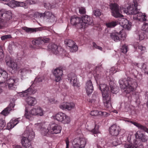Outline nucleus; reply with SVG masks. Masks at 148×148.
Wrapping results in <instances>:
<instances>
[{
    "label": "nucleus",
    "instance_id": "obj_1",
    "mask_svg": "<svg viewBox=\"0 0 148 148\" xmlns=\"http://www.w3.org/2000/svg\"><path fill=\"white\" fill-rule=\"evenodd\" d=\"M138 0H133V3L125 9L124 12L127 14L133 15L134 19L140 21H145L146 20V16L143 14L139 12L138 9Z\"/></svg>",
    "mask_w": 148,
    "mask_h": 148
},
{
    "label": "nucleus",
    "instance_id": "obj_2",
    "mask_svg": "<svg viewBox=\"0 0 148 148\" xmlns=\"http://www.w3.org/2000/svg\"><path fill=\"white\" fill-rule=\"evenodd\" d=\"M120 87L123 89L126 88L124 91V93L129 94L133 91L138 86L136 80L130 77L120 79L119 81Z\"/></svg>",
    "mask_w": 148,
    "mask_h": 148
},
{
    "label": "nucleus",
    "instance_id": "obj_3",
    "mask_svg": "<svg viewBox=\"0 0 148 148\" xmlns=\"http://www.w3.org/2000/svg\"><path fill=\"white\" fill-rule=\"evenodd\" d=\"M99 89L102 92L103 101L105 108L107 110H109L111 108V98L109 95L110 91L108 87L106 84H100Z\"/></svg>",
    "mask_w": 148,
    "mask_h": 148
},
{
    "label": "nucleus",
    "instance_id": "obj_4",
    "mask_svg": "<svg viewBox=\"0 0 148 148\" xmlns=\"http://www.w3.org/2000/svg\"><path fill=\"white\" fill-rule=\"evenodd\" d=\"M35 137L34 132L32 129H29L27 127L22 137L21 143L25 148H32L31 141Z\"/></svg>",
    "mask_w": 148,
    "mask_h": 148
},
{
    "label": "nucleus",
    "instance_id": "obj_5",
    "mask_svg": "<svg viewBox=\"0 0 148 148\" xmlns=\"http://www.w3.org/2000/svg\"><path fill=\"white\" fill-rule=\"evenodd\" d=\"M44 114V111L40 107H38L32 109L29 113L27 112L25 113V115L27 119H30L31 117V114L33 115L43 116Z\"/></svg>",
    "mask_w": 148,
    "mask_h": 148
},
{
    "label": "nucleus",
    "instance_id": "obj_6",
    "mask_svg": "<svg viewBox=\"0 0 148 148\" xmlns=\"http://www.w3.org/2000/svg\"><path fill=\"white\" fill-rule=\"evenodd\" d=\"M49 41V39L47 38L38 37L34 39L32 41V44L37 49L40 48L42 45Z\"/></svg>",
    "mask_w": 148,
    "mask_h": 148
},
{
    "label": "nucleus",
    "instance_id": "obj_7",
    "mask_svg": "<svg viewBox=\"0 0 148 148\" xmlns=\"http://www.w3.org/2000/svg\"><path fill=\"white\" fill-rule=\"evenodd\" d=\"M34 16H36V17L38 16L40 18L45 17L49 19L51 22H54L56 20L55 16L50 11H46L44 13L36 12L34 14Z\"/></svg>",
    "mask_w": 148,
    "mask_h": 148
},
{
    "label": "nucleus",
    "instance_id": "obj_8",
    "mask_svg": "<svg viewBox=\"0 0 148 148\" xmlns=\"http://www.w3.org/2000/svg\"><path fill=\"white\" fill-rule=\"evenodd\" d=\"M48 49L55 55L62 54L65 51L60 46L54 44H50L48 46Z\"/></svg>",
    "mask_w": 148,
    "mask_h": 148
},
{
    "label": "nucleus",
    "instance_id": "obj_9",
    "mask_svg": "<svg viewBox=\"0 0 148 148\" xmlns=\"http://www.w3.org/2000/svg\"><path fill=\"white\" fill-rule=\"evenodd\" d=\"M86 143V140L84 138H77L74 139L72 144L74 148H84Z\"/></svg>",
    "mask_w": 148,
    "mask_h": 148
},
{
    "label": "nucleus",
    "instance_id": "obj_10",
    "mask_svg": "<svg viewBox=\"0 0 148 148\" xmlns=\"http://www.w3.org/2000/svg\"><path fill=\"white\" fill-rule=\"evenodd\" d=\"M110 36L113 40L116 42L121 40H124L126 37L125 34H122V32L121 31L119 33L115 32L111 33Z\"/></svg>",
    "mask_w": 148,
    "mask_h": 148
},
{
    "label": "nucleus",
    "instance_id": "obj_11",
    "mask_svg": "<svg viewBox=\"0 0 148 148\" xmlns=\"http://www.w3.org/2000/svg\"><path fill=\"white\" fill-rule=\"evenodd\" d=\"M110 8L112 10V15L113 16L116 18L123 17V15L120 13L119 6L117 4H111Z\"/></svg>",
    "mask_w": 148,
    "mask_h": 148
},
{
    "label": "nucleus",
    "instance_id": "obj_12",
    "mask_svg": "<svg viewBox=\"0 0 148 148\" xmlns=\"http://www.w3.org/2000/svg\"><path fill=\"white\" fill-rule=\"evenodd\" d=\"M81 23L80 24L81 28H85L88 25L93 24V21L92 18L87 15L83 16L81 19Z\"/></svg>",
    "mask_w": 148,
    "mask_h": 148
},
{
    "label": "nucleus",
    "instance_id": "obj_13",
    "mask_svg": "<svg viewBox=\"0 0 148 148\" xmlns=\"http://www.w3.org/2000/svg\"><path fill=\"white\" fill-rule=\"evenodd\" d=\"M49 131L50 134H57L61 132L62 127L58 125L55 123H50L49 124Z\"/></svg>",
    "mask_w": 148,
    "mask_h": 148
},
{
    "label": "nucleus",
    "instance_id": "obj_14",
    "mask_svg": "<svg viewBox=\"0 0 148 148\" xmlns=\"http://www.w3.org/2000/svg\"><path fill=\"white\" fill-rule=\"evenodd\" d=\"M63 68L62 67H60L56 69L53 72V74L55 76V80L56 82L59 81L61 79L63 74Z\"/></svg>",
    "mask_w": 148,
    "mask_h": 148
},
{
    "label": "nucleus",
    "instance_id": "obj_15",
    "mask_svg": "<svg viewBox=\"0 0 148 148\" xmlns=\"http://www.w3.org/2000/svg\"><path fill=\"white\" fill-rule=\"evenodd\" d=\"M64 43L69 47L70 48L71 51L72 52H76L78 49V47L75 45V42L72 40L66 39L64 40Z\"/></svg>",
    "mask_w": 148,
    "mask_h": 148
},
{
    "label": "nucleus",
    "instance_id": "obj_16",
    "mask_svg": "<svg viewBox=\"0 0 148 148\" xmlns=\"http://www.w3.org/2000/svg\"><path fill=\"white\" fill-rule=\"evenodd\" d=\"M36 91V89L32 86H31L27 89L22 92H21V94H20L21 96V97H26L27 96L34 94Z\"/></svg>",
    "mask_w": 148,
    "mask_h": 148
},
{
    "label": "nucleus",
    "instance_id": "obj_17",
    "mask_svg": "<svg viewBox=\"0 0 148 148\" xmlns=\"http://www.w3.org/2000/svg\"><path fill=\"white\" fill-rule=\"evenodd\" d=\"M51 119L56 120H69L70 119V117L66 116L65 114L60 112L53 115Z\"/></svg>",
    "mask_w": 148,
    "mask_h": 148
},
{
    "label": "nucleus",
    "instance_id": "obj_18",
    "mask_svg": "<svg viewBox=\"0 0 148 148\" xmlns=\"http://www.w3.org/2000/svg\"><path fill=\"white\" fill-rule=\"evenodd\" d=\"M120 129L116 124L112 125L109 128V132L112 136H118L120 131Z\"/></svg>",
    "mask_w": 148,
    "mask_h": 148
},
{
    "label": "nucleus",
    "instance_id": "obj_19",
    "mask_svg": "<svg viewBox=\"0 0 148 148\" xmlns=\"http://www.w3.org/2000/svg\"><path fill=\"white\" fill-rule=\"evenodd\" d=\"M68 79L70 81V83L73 86L78 87L79 86L78 82L77 81L76 75L74 73H71L68 75Z\"/></svg>",
    "mask_w": 148,
    "mask_h": 148
},
{
    "label": "nucleus",
    "instance_id": "obj_20",
    "mask_svg": "<svg viewBox=\"0 0 148 148\" xmlns=\"http://www.w3.org/2000/svg\"><path fill=\"white\" fill-rule=\"evenodd\" d=\"M6 63L10 68L12 69L14 71L17 70V63L14 62V60L11 58L9 59L6 58Z\"/></svg>",
    "mask_w": 148,
    "mask_h": 148
},
{
    "label": "nucleus",
    "instance_id": "obj_21",
    "mask_svg": "<svg viewBox=\"0 0 148 148\" xmlns=\"http://www.w3.org/2000/svg\"><path fill=\"white\" fill-rule=\"evenodd\" d=\"M75 106V104L73 103L64 102L61 104L60 108L62 110L67 109L70 110L73 108Z\"/></svg>",
    "mask_w": 148,
    "mask_h": 148
},
{
    "label": "nucleus",
    "instance_id": "obj_22",
    "mask_svg": "<svg viewBox=\"0 0 148 148\" xmlns=\"http://www.w3.org/2000/svg\"><path fill=\"white\" fill-rule=\"evenodd\" d=\"M7 76L8 73L0 69V85L1 83H4L7 80Z\"/></svg>",
    "mask_w": 148,
    "mask_h": 148
},
{
    "label": "nucleus",
    "instance_id": "obj_23",
    "mask_svg": "<svg viewBox=\"0 0 148 148\" xmlns=\"http://www.w3.org/2000/svg\"><path fill=\"white\" fill-rule=\"evenodd\" d=\"M86 89L88 95L90 94L93 92V88L91 80L88 81L86 84Z\"/></svg>",
    "mask_w": 148,
    "mask_h": 148
},
{
    "label": "nucleus",
    "instance_id": "obj_24",
    "mask_svg": "<svg viewBox=\"0 0 148 148\" xmlns=\"http://www.w3.org/2000/svg\"><path fill=\"white\" fill-rule=\"evenodd\" d=\"M130 122L138 127V129L142 132H146L148 134V128L145 126L134 122V121H130Z\"/></svg>",
    "mask_w": 148,
    "mask_h": 148
},
{
    "label": "nucleus",
    "instance_id": "obj_25",
    "mask_svg": "<svg viewBox=\"0 0 148 148\" xmlns=\"http://www.w3.org/2000/svg\"><path fill=\"white\" fill-rule=\"evenodd\" d=\"M70 22L73 25L78 24L79 26H81L80 24L81 23V18L76 16H73L71 17Z\"/></svg>",
    "mask_w": 148,
    "mask_h": 148
},
{
    "label": "nucleus",
    "instance_id": "obj_26",
    "mask_svg": "<svg viewBox=\"0 0 148 148\" xmlns=\"http://www.w3.org/2000/svg\"><path fill=\"white\" fill-rule=\"evenodd\" d=\"M28 104L29 106H34L37 103L36 98L32 97H28L26 99Z\"/></svg>",
    "mask_w": 148,
    "mask_h": 148
},
{
    "label": "nucleus",
    "instance_id": "obj_27",
    "mask_svg": "<svg viewBox=\"0 0 148 148\" xmlns=\"http://www.w3.org/2000/svg\"><path fill=\"white\" fill-rule=\"evenodd\" d=\"M119 24V21L117 20H114L106 23V25L109 28L114 27Z\"/></svg>",
    "mask_w": 148,
    "mask_h": 148
},
{
    "label": "nucleus",
    "instance_id": "obj_28",
    "mask_svg": "<svg viewBox=\"0 0 148 148\" xmlns=\"http://www.w3.org/2000/svg\"><path fill=\"white\" fill-rule=\"evenodd\" d=\"M120 21V22H119V23H121L122 25L124 26V27H125L128 28L131 26V23L129 22V21L127 19L122 18Z\"/></svg>",
    "mask_w": 148,
    "mask_h": 148
},
{
    "label": "nucleus",
    "instance_id": "obj_29",
    "mask_svg": "<svg viewBox=\"0 0 148 148\" xmlns=\"http://www.w3.org/2000/svg\"><path fill=\"white\" fill-rule=\"evenodd\" d=\"M4 12L3 18L2 19L3 20L8 21L11 18L12 14L10 11H8Z\"/></svg>",
    "mask_w": 148,
    "mask_h": 148
},
{
    "label": "nucleus",
    "instance_id": "obj_30",
    "mask_svg": "<svg viewBox=\"0 0 148 148\" xmlns=\"http://www.w3.org/2000/svg\"><path fill=\"white\" fill-rule=\"evenodd\" d=\"M49 128V125L47 128L44 127H42L41 128V132L43 136H45L47 134L48 135L51 134L50 132V129Z\"/></svg>",
    "mask_w": 148,
    "mask_h": 148
},
{
    "label": "nucleus",
    "instance_id": "obj_31",
    "mask_svg": "<svg viewBox=\"0 0 148 148\" xmlns=\"http://www.w3.org/2000/svg\"><path fill=\"white\" fill-rule=\"evenodd\" d=\"M19 121H10L7 125V129L9 130L14 127L18 123Z\"/></svg>",
    "mask_w": 148,
    "mask_h": 148
},
{
    "label": "nucleus",
    "instance_id": "obj_32",
    "mask_svg": "<svg viewBox=\"0 0 148 148\" xmlns=\"http://www.w3.org/2000/svg\"><path fill=\"white\" fill-rule=\"evenodd\" d=\"M22 29L24 30L27 33H31L36 32L37 31V29L36 28H29L26 27H22Z\"/></svg>",
    "mask_w": 148,
    "mask_h": 148
},
{
    "label": "nucleus",
    "instance_id": "obj_33",
    "mask_svg": "<svg viewBox=\"0 0 148 148\" xmlns=\"http://www.w3.org/2000/svg\"><path fill=\"white\" fill-rule=\"evenodd\" d=\"M8 76L7 78V80L5 81V82L3 83H1V84H3L5 86H7V84H14L16 83L15 80L14 79H13L12 78H10L9 79H8Z\"/></svg>",
    "mask_w": 148,
    "mask_h": 148
},
{
    "label": "nucleus",
    "instance_id": "obj_34",
    "mask_svg": "<svg viewBox=\"0 0 148 148\" xmlns=\"http://www.w3.org/2000/svg\"><path fill=\"white\" fill-rule=\"evenodd\" d=\"M138 138L140 139L141 141L143 142H147L148 140L147 136L143 133H141L139 135Z\"/></svg>",
    "mask_w": 148,
    "mask_h": 148
},
{
    "label": "nucleus",
    "instance_id": "obj_35",
    "mask_svg": "<svg viewBox=\"0 0 148 148\" xmlns=\"http://www.w3.org/2000/svg\"><path fill=\"white\" fill-rule=\"evenodd\" d=\"M8 4L12 8L17 7L18 1L12 0Z\"/></svg>",
    "mask_w": 148,
    "mask_h": 148
},
{
    "label": "nucleus",
    "instance_id": "obj_36",
    "mask_svg": "<svg viewBox=\"0 0 148 148\" xmlns=\"http://www.w3.org/2000/svg\"><path fill=\"white\" fill-rule=\"evenodd\" d=\"M43 79V78L42 77H40L37 76L36 78L33 82V84H37L41 82L42 81Z\"/></svg>",
    "mask_w": 148,
    "mask_h": 148
},
{
    "label": "nucleus",
    "instance_id": "obj_37",
    "mask_svg": "<svg viewBox=\"0 0 148 148\" xmlns=\"http://www.w3.org/2000/svg\"><path fill=\"white\" fill-rule=\"evenodd\" d=\"M11 109L10 107H7L1 112V114L3 116H6L8 114V111H10Z\"/></svg>",
    "mask_w": 148,
    "mask_h": 148
},
{
    "label": "nucleus",
    "instance_id": "obj_38",
    "mask_svg": "<svg viewBox=\"0 0 148 148\" xmlns=\"http://www.w3.org/2000/svg\"><path fill=\"white\" fill-rule=\"evenodd\" d=\"M121 51L124 53H126L128 50V46L126 45H123L120 49Z\"/></svg>",
    "mask_w": 148,
    "mask_h": 148
},
{
    "label": "nucleus",
    "instance_id": "obj_39",
    "mask_svg": "<svg viewBox=\"0 0 148 148\" xmlns=\"http://www.w3.org/2000/svg\"><path fill=\"white\" fill-rule=\"evenodd\" d=\"M17 7H23L26 8L27 7V5L26 2L18 1Z\"/></svg>",
    "mask_w": 148,
    "mask_h": 148
},
{
    "label": "nucleus",
    "instance_id": "obj_40",
    "mask_svg": "<svg viewBox=\"0 0 148 148\" xmlns=\"http://www.w3.org/2000/svg\"><path fill=\"white\" fill-rule=\"evenodd\" d=\"M44 5L45 8L49 9L53 8L55 7L54 5H52L48 2L45 3Z\"/></svg>",
    "mask_w": 148,
    "mask_h": 148
},
{
    "label": "nucleus",
    "instance_id": "obj_41",
    "mask_svg": "<svg viewBox=\"0 0 148 148\" xmlns=\"http://www.w3.org/2000/svg\"><path fill=\"white\" fill-rule=\"evenodd\" d=\"M141 29L146 32H148V24L144 23L142 26Z\"/></svg>",
    "mask_w": 148,
    "mask_h": 148
},
{
    "label": "nucleus",
    "instance_id": "obj_42",
    "mask_svg": "<svg viewBox=\"0 0 148 148\" xmlns=\"http://www.w3.org/2000/svg\"><path fill=\"white\" fill-rule=\"evenodd\" d=\"M94 15L96 17L99 16L101 14V12L100 10L98 9L94 10L93 11Z\"/></svg>",
    "mask_w": 148,
    "mask_h": 148
},
{
    "label": "nucleus",
    "instance_id": "obj_43",
    "mask_svg": "<svg viewBox=\"0 0 148 148\" xmlns=\"http://www.w3.org/2000/svg\"><path fill=\"white\" fill-rule=\"evenodd\" d=\"M79 13L82 14H84L86 13V10L85 8L81 7L79 8Z\"/></svg>",
    "mask_w": 148,
    "mask_h": 148
},
{
    "label": "nucleus",
    "instance_id": "obj_44",
    "mask_svg": "<svg viewBox=\"0 0 148 148\" xmlns=\"http://www.w3.org/2000/svg\"><path fill=\"white\" fill-rule=\"evenodd\" d=\"M138 49L140 50L142 54L144 53L146 51V49L145 47L143 46L142 45H138Z\"/></svg>",
    "mask_w": 148,
    "mask_h": 148
},
{
    "label": "nucleus",
    "instance_id": "obj_45",
    "mask_svg": "<svg viewBox=\"0 0 148 148\" xmlns=\"http://www.w3.org/2000/svg\"><path fill=\"white\" fill-rule=\"evenodd\" d=\"M99 111L95 110L91 111L90 113V114L92 116H99Z\"/></svg>",
    "mask_w": 148,
    "mask_h": 148
},
{
    "label": "nucleus",
    "instance_id": "obj_46",
    "mask_svg": "<svg viewBox=\"0 0 148 148\" xmlns=\"http://www.w3.org/2000/svg\"><path fill=\"white\" fill-rule=\"evenodd\" d=\"M7 85H8V88L10 90H14L16 88V86L14 84H7Z\"/></svg>",
    "mask_w": 148,
    "mask_h": 148
},
{
    "label": "nucleus",
    "instance_id": "obj_47",
    "mask_svg": "<svg viewBox=\"0 0 148 148\" xmlns=\"http://www.w3.org/2000/svg\"><path fill=\"white\" fill-rule=\"evenodd\" d=\"M99 116H101L105 117L108 116L109 115V113L105 112L99 111Z\"/></svg>",
    "mask_w": 148,
    "mask_h": 148
},
{
    "label": "nucleus",
    "instance_id": "obj_48",
    "mask_svg": "<svg viewBox=\"0 0 148 148\" xmlns=\"http://www.w3.org/2000/svg\"><path fill=\"white\" fill-rule=\"evenodd\" d=\"M142 68L144 70L145 73L148 74V65H146L144 64L142 66Z\"/></svg>",
    "mask_w": 148,
    "mask_h": 148
},
{
    "label": "nucleus",
    "instance_id": "obj_49",
    "mask_svg": "<svg viewBox=\"0 0 148 148\" xmlns=\"http://www.w3.org/2000/svg\"><path fill=\"white\" fill-rule=\"evenodd\" d=\"M92 45L93 46V47L94 48L97 49L100 51H102V47L98 46L97 44L95 42H92Z\"/></svg>",
    "mask_w": 148,
    "mask_h": 148
},
{
    "label": "nucleus",
    "instance_id": "obj_50",
    "mask_svg": "<svg viewBox=\"0 0 148 148\" xmlns=\"http://www.w3.org/2000/svg\"><path fill=\"white\" fill-rule=\"evenodd\" d=\"M124 147L125 148H136L135 146L128 143L125 144Z\"/></svg>",
    "mask_w": 148,
    "mask_h": 148
},
{
    "label": "nucleus",
    "instance_id": "obj_51",
    "mask_svg": "<svg viewBox=\"0 0 148 148\" xmlns=\"http://www.w3.org/2000/svg\"><path fill=\"white\" fill-rule=\"evenodd\" d=\"M116 72L117 71L116 70L115 68L114 67H113L110 69V75H112Z\"/></svg>",
    "mask_w": 148,
    "mask_h": 148
},
{
    "label": "nucleus",
    "instance_id": "obj_52",
    "mask_svg": "<svg viewBox=\"0 0 148 148\" xmlns=\"http://www.w3.org/2000/svg\"><path fill=\"white\" fill-rule=\"evenodd\" d=\"M11 38L12 37L11 35H9L3 36L1 37V38L2 40H5L6 39H7L8 38Z\"/></svg>",
    "mask_w": 148,
    "mask_h": 148
},
{
    "label": "nucleus",
    "instance_id": "obj_53",
    "mask_svg": "<svg viewBox=\"0 0 148 148\" xmlns=\"http://www.w3.org/2000/svg\"><path fill=\"white\" fill-rule=\"evenodd\" d=\"M4 121H0V129H3L5 126V123Z\"/></svg>",
    "mask_w": 148,
    "mask_h": 148
},
{
    "label": "nucleus",
    "instance_id": "obj_54",
    "mask_svg": "<svg viewBox=\"0 0 148 148\" xmlns=\"http://www.w3.org/2000/svg\"><path fill=\"white\" fill-rule=\"evenodd\" d=\"M26 3L27 4H32L36 3L35 0H27L26 1Z\"/></svg>",
    "mask_w": 148,
    "mask_h": 148
},
{
    "label": "nucleus",
    "instance_id": "obj_55",
    "mask_svg": "<svg viewBox=\"0 0 148 148\" xmlns=\"http://www.w3.org/2000/svg\"><path fill=\"white\" fill-rule=\"evenodd\" d=\"M4 57V54L2 48L0 45V59Z\"/></svg>",
    "mask_w": 148,
    "mask_h": 148
},
{
    "label": "nucleus",
    "instance_id": "obj_56",
    "mask_svg": "<svg viewBox=\"0 0 148 148\" xmlns=\"http://www.w3.org/2000/svg\"><path fill=\"white\" fill-rule=\"evenodd\" d=\"M97 126L95 125V128L94 129H93L92 132L94 134H96L98 133V127L97 128Z\"/></svg>",
    "mask_w": 148,
    "mask_h": 148
},
{
    "label": "nucleus",
    "instance_id": "obj_57",
    "mask_svg": "<svg viewBox=\"0 0 148 148\" xmlns=\"http://www.w3.org/2000/svg\"><path fill=\"white\" fill-rule=\"evenodd\" d=\"M49 102L51 103H57L58 101L57 100H56L54 98L50 99L49 100Z\"/></svg>",
    "mask_w": 148,
    "mask_h": 148
},
{
    "label": "nucleus",
    "instance_id": "obj_58",
    "mask_svg": "<svg viewBox=\"0 0 148 148\" xmlns=\"http://www.w3.org/2000/svg\"><path fill=\"white\" fill-rule=\"evenodd\" d=\"M136 78L137 79V82H140L142 79V76L140 75H137L136 77Z\"/></svg>",
    "mask_w": 148,
    "mask_h": 148
},
{
    "label": "nucleus",
    "instance_id": "obj_59",
    "mask_svg": "<svg viewBox=\"0 0 148 148\" xmlns=\"http://www.w3.org/2000/svg\"><path fill=\"white\" fill-rule=\"evenodd\" d=\"M139 39L140 40H142L144 39L145 36L143 33H141V34L139 35Z\"/></svg>",
    "mask_w": 148,
    "mask_h": 148
},
{
    "label": "nucleus",
    "instance_id": "obj_60",
    "mask_svg": "<svg viewBox=\"0 0 148 148\" xmlns=\"http://www.w3.org/2000/svg\"><path fill=\"white\" fill-rule=\"evenodd\" d=\"M4 11L3 10H0V18L2 19L3 18Z\"/></svg>",
    "mask_w": 148,
    "mask_h": 148
},
{
    "label": "nucleus",
    "instance_id": "obj_61",
    "mask_svg": "<svg viewBox=\"0 0 148 148\" xmlns=\"http://www.w3.org/2000/svg\"><path fill=\"white\" fill-rule=\"evenodd\" d=\"M65 141L66 144V148H69V140L68 138H67L66 140Z\"/></svg>",
    "mask_w": 148,
    "mask_h": 148
},
{
    "label": "nucleus",
    "instance_id": "obj_62",
    "mask_svg": "<svg viewBox=\"0 0 148 148\" xmlns=\"http://www.w3.org/2000/svg\"><path fill=\"white\" fill-rule=\"evenodd\" d=\"M138 142L136 139H134L133 141V144L132 145H134V146H136L137 145Z\"/></svg>",
    "mask_w": 148,
    "mask_h": 148
},
{
    "label": "nucleus",
    "instance_id": "obj_63",
    "mask_svg": "<svg viewBox=\"0 0 148 148\" xmlns=\"http://www.w3.org/2000/svg\"><path fill=\"white\" fill-rule=\"evenodd\" d=\"M136 147V148H144V146L142 144H140L139 145H137Z\"/></svg>",
    "mask_w": 148,
    "mask_h": 148
},
{
    "label": "nucleus",
    "instance_id": "obj_64",
    "mask_svg": "<svg viewBox=\"0 0 148 148\" xmlns=\"http://www.w3.org/2000/svg\"><path fill=\"white\" fill-rule=\"evenodd\" d=\"M138 131L136 132L135 134V136L136 138V139L138 138V136H139V135L138 133Z\"/></svg>",
    "mask_w": 148,
    "mask_h": 148
}]
</instances>
